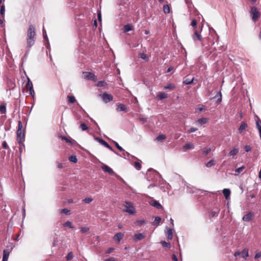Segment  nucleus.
<instances>
[{
	"mask_svg": "<svg viewBox=\"0 0 261 261\" xmlns=\"http://www.w3.org/2000/svg\"><path fill=\"white\" fill-rule=\"evenodd\" d=\"M161 244L164 247H166V248H170L171 247V244L170 243L166 242L165 241H163V242H161Z\"/></svg>",
	"mask_w": 261,
	"mask_h": 261,
	"instance_id": "46",
	"label": "nucleus"
},
{
	"mask_svg": "<svg viewBox=\"0 0 261 261\" xmlns=\"http://www.w3.org/2000/svg\"><path fill=\"white\" fill-rule=\"evenodd\" d=\"M161 220V218L160 217H155L154 221L153 222L152 224L153 225L158 226L159 225V223Z\"/></svg>",
	"mask_w": 261,
	"mask_h": 261,
	"instance_id": "35",
	"label": "nucleus"
},
{
	"mask_svg": "<svg viewBox=\"0 0 261 261\" xmlns=\"http://www.w3.org/2000/svg\"><path fill=\"white\" fill-rule=\"evenodd\" d=\"M124 206L125 207V208L123 210L124 212L128 213L129 214H134L135 213V208L131 202L125 201L124 204Z\"/></svg>",
	"mask_w": 261,
	"mask_h": 261,
	"instance_id": "4",
	"label": "nucleus"
},
{
	"mask_svg": "<svg viewBox=\"0 0 261 261\" xmlns=\"http://www.w3.org/2000/svg\"><path fill=\"white\" fill-rule=\"evenodd\" d=\"M250 14L252 19L254 22L257 21L260 15L259 12L258 11L257 8L255 6H253L251 8Z\"/></svg>",
	"mask_w": 261,
	"mask_h": 261,
	"instance_id": "5",
	"label": "nucleus"
},
{
	"mask_svg": "<svg viewBox=\"0 0 261 261\" xmlns=\"http://www.w3.org/2000/svg\"><path fill=\"white\" fill-rule=\"evenodd\" d=\"M192 38L194 41H196L197 40L202 41V37L200 34H199L197 30H195L194 34L192 35Z\"/></svg>",
	"mask_w": 261,
	"mask_h": 261,
	"instance_id": "9",
	"label": "nucleus"
},
{
	"mask_svg": "<svg viewBox=\"0 0 261 261\" xmlns=\"http://www.w3.org/2000/svg\"><path fill=\"white\" fill-rule=\"evenodd\" d=\"M80 127L83 131L86 130L88 129V126L85 123H81V124L80 126Z\"/></svg>",
	"mask_w": 261,
	"mask_h": 261,
	"instance_id": "49",
	"label": "nucleus"
},
{
	"mask_svg": "<svg viewBox=\"0 0 261 261\" xmlns=\"http://www.w3.org/2000/svg\"><path fill=\"white\" fill-rule=\"evenodd\" d=\"M60 213L62 214H65L66 215H69L70 214V210H68L67 208H63L60 210Z\"/></svg>",
	"mask_w": 261,
	"mask_h": 261,
	"instance_id": "34",
	"label": "nucleus"
},
{
	"mask_svg": "<svg viewBox=\"0 0 261 261\" xmlns=\"http://www.w3.org/2000/svg\"><path fill=\"white\" fill-rule=\"evenodd\" d=\"M215 165V161L214 160H210L206 164V167L207 168H210L213 165Z\"/></svg>",
	"mask_w": 261,
	"mask_h": 261,
	"instance_id": "44",
	"label": "nucleus"
},
{
	"mask_svg": "<svg viewBox=\"0 0 261 261\" xmlns=\"http://www.w3.org/2000/svg\"><path fill=\"white\" fill-rule=\"evenodd\" d=\"M11 250L5 249L3 251V256L2 261H8L9 256Z\"/></svg>",
	"mask_w": 261,
	"mask_h": 261,
	"instance_id": "14",
	"label": "nucleus"
},
{
	"mask_svg": "<svg viewBox=\"0 0 261 261\" xmlns=\"http://www.w3.org/2000/svg\"><path fill=\"white\" fill-rule=\"evenodd\" d=\"M5 7L4 5H2L1 7V10H0V14L2 16V17H4L5 15Z\"/></svg>",
	"mask_w": 261,
	"mask_h": 261,
	"instance_id": "48",
	"label": "nucleus"
},
{
	"mask_svg": "<svg viewBox=\"0 0 261 261\" xmlns=\"http://www.w3.org/2000/svg\"><path fill=\"white\" fill-rule=\"evenodd\" d=\"M20 145V146L19 147V153H20V154L21 155L22 152V150H23V148L24 147V144L23 143H19Z\"/></svg>",
	"mask_w": 261,
	"mask_h": 261,
	"instance_id": "60",
	"label": "nucleus"
},
{
	"mask_svg": "<svg viewBox=\"0 0 261 261\" xmlns=\"http://www.w3.org/2000/svg\"><path fill=\"white\" fill-rule=\"evenodd\" d=\"M134 166H135V168L138 170H140L141 169V164L138 162H135Z\"/></svg>",
	"mask_w": 261,
	"mask_h": 261,
	"instance_id": "50",
	"label": "nucleus"
},
{
	"mask_svg": "<svg viewBox=\"0 0 261 261\" xmlns=\"http://www.w3.org/2000/svg\"><path fill=\"white\" fill-rule=\"evenodd\" d=\"M146 223V220L145 219H142V220H137L136 222H135V224L138 225V226H141L142 224H144Z\"/></svg>",
	"mask_w": 261,
	"mask_h": 261,
	"instance_id": "41",
	"label": "nucleus"
},
{
	"mask_svg": "<svg viewBox=\"0 0 261 261\" xmlns=\"http://www.w3.org/2000/svg\"><path fill=\"white\" fill-rule=\"evenodd\" d=\"M208 121V119L206 118H201L197 120V123L200 125L205 124Z\"/></svg>",
	"mask_w": 261,
	"mask_h": 261,
	"instance_id": "27",
	"label": "nucleus"
},
{
	"mask_svg": "<svg viewBox=\"0 0 261 261\" xmlns=\"http://www.w3.org/2000/svg\"><path fill=\"white\" fill-rule=\"evenodd\" d=\"M222 192L226 199L230 198L231 191L229 189H224L223 190Z\"/></svg>",
	"mask_w": 261,
	"mask_h": 261,
	"instance_id": "23",
	"label": "nucleus"
},
{
	"mask_svg": "<svg viewBox=\"0 0 261 261\" xmlns=\"http://www.w3.org/2000/svg\"><path fill=\"white\" fill-rule=\"evenodd\" d=\"M60 137L62 139V140H64L66 142L72 144L71 141L68 138H67L66 137L61 136Z\"/></svg>",
	"mask_w": 261,
	"mask_h": 261,
	"instance_id": "52",
	"label": "nucleus"
},
{
	"mask_svg": "<svg viewBox=\"0 0 261 261\" xmlns=\"http://www.w3.org/2000/svg\"><path fill=\"white\" fill-rule=\"evenodd\" d=\"M239 149L237 148H234L231 149L229 152V156L233 158L234 156L239 152Z\"/></svg>",
	"mask_w": 261,
	"mask_h": 261,
	"instance_id": "21",
	"label": "nucleus"
},
{
	"mask_svg": "<svg viewBox=\"0 0 261 261\" xmlns=\"http://www.w3.org/2000/svg\"><path fill=\"white\" fill-rule=\"evenodd\" d=\"M167 231L165 232L166 236L169 240H172L173 238L172 229L168 227H166Z\"/></svg>",
	"mask_w": 261,
	"mask_h": 261,
	"instance_id": "17",
	"label": "nucleus"
},
{
	"mask_svg": "<svg viewBox=\"0 0 261 261\" xmlns=\"http://www.w3.org/2000/svg\"><path fill=\"white\" fill-rule=\"evenodd\" d=\"M260 257H261V252H258L255 254V255L254 256V258L255 259H256Z\"/></svg>",
	"mask_w": 261,
	"mask_h": 261,
	"instance_id": "64",
	"label": "nucleus"
},
{
	"mask_svg": "<svg viewBox=\"0 0 261 261\" xmlns=\"http://www.w3.org/2000/svg\"><path fill=\"white\" fill-rule=\"evenodd\" d=\"M2 146L3 148H4L5 149H10V148L8 146L7 143L5 141L3 142Z\"/></svg>",
	"mask_w": 261,
	"mask_h": 261,
	"instance_id": "57",
	"label": "nucleus"
},
{
	"mask_svg": "<svg viewBox=\"0 0 261 261\" xmlns=\"http://www.w3.org/2000/svg\"><path fill=\"white\" fill-rule=\"evenodd\" d=\"M197 20L195 19H193L192 20V22H191V25L193 27H195L196 25H197Z\"/></svg>",
	"mask_w": 261,
	"mask_h": 261,
	"instance_id": "61",
	"label": "nucleus"
},
{
	"mask_svg": "<svg viewBox=\"0 0 261 261\" xmlns=\"http://www.w3.org/2000/svg\"><path fill=\"white\" fill-rule=\"evenodd\" d=\"M194 80V77H193L192 79H186L183 81V84L185 85H188L191 84Z\"/></svg>",
	"mask_w": 261,
	"mask_h": 261,
	"instance_id": "29",
	"label": "nucleus"
},
{
	"mask_svg": "<svg viewBox=\"0 0 261 261\" xmlns=\"http://www.w3.org/2000/svg\"><path fill=\"white\" fill-rule=\"evenodd\" d=\"M42 32H43V38L44 40H45L46 41L47 44L46 45V47L47 50H49L50 45H49V40H48V37H47V36L46 34V31L45 30L44 27L43 28Z\"/></svg>",
	"mask_w": 261,
	"mask_h": 261,
	"instance_id": "15",
	"label": "nucleus"
},
{
	"mask_svg": "<svg viewBox=\"0 0 261 261\" xmlns=\"http://www.w3.org/2000/svg\"><path fill=\"white\" fill-rule=\"evenodd\" d=\"M35 27L34 25L31 24L29 25L27 32V45L29 48H31L35 42Z\"/></svg>",
	"mask_w": 261,
	"mask_h": 261,
	"instance_id": "1",
	"label": "nucleus"
},
{
	"mask_svg": "<svg viewBox=\"0 0 261 261\" xmlns=\"http://www.w3.org/2000/svg\"><path fill=\"white\" fill-rule=\"evenodd\" d=\"M124 234L122 232H118L115 234L113 237V239L118 243L123 238Z\"/></svg>",
	"mask_w": 261,
	"mask_h": 261,
	"instance_id": "11",
	"label": "nucleus"
},
{
	"mask_svg": "<svg viewBox=\"0 0 261 261\" xmlns=\"http://www.w3.org/2000/svg\"><path fill=\"white\" fill-rule=\"evenodd\" d=\"M116 111L117 112L124 111L127 112L128 111V109L124 104L120 103L117 105Z\"/></svg>",
	"mask_w": 261,
	"mask_h": 261,
	"instance_id": "10",
	"label": "nucleus"
},
{
	"mask_svg": "<svg viewBox=\"0 0 261 261\" xmlns=\"http://www.w3.org/2000/svg\"><path fill=\"white\" fill-rule=\"evenodd\" d=\"M247 126V124L245 122H244V121L242 122L239 128H238V131H239V133H240V134L242 133L243 132V131L246 129Z\"/></svg>",
	"mask_w": 261,
	"mask_h": 261,
	"instance_id": "22",
	"label": "nucleus"
},
{
	"mask_svg": "<svg viewBox=\"0 0 261 261\" xmlns=\"http://www.w3.org/2000/svg\"><path fill=\"white\" fill-rule=\"evenodd\" d=\"M253 213L252 212H249L243 217L242 220L244 222H249L253 219Z\"/></svg>",
	"mask_w": 261,
	"mask_h": 261,
	"instance_id": "8",
	"label": "nucleus"
},
{
	"mask_svg": "<svg viewBox=\"0 0 261 261\" xmlns=\"http://www.w3.org/2000/svg\"><path fill=\"white\" fill-rule=\"evenodd\" d=\"M244 149L246 152H248L251 150V148L250 146L246 145L244 147Z\"/></svg>",
	"mask_w": 261,
	"mask_h": 261,
	"instance_id": "59",
	"label": "nucleus"
},
{
	"mask_svg": "<svg viewBox=\"0 0 261 261\" xmlns=\"http://www.w3.org/2000/svg\"><path fill=\"white\" fill-rule=\"evenodd\" d=\"M163 11L165 13H169L170 12V7L168 5H165L163 6Z\"/></svg>",
	"mask_w": 261,
	"mask_h": 261,
	"instance_id": "42",
	"label": "nucleus"
},
{
	"mask_svg": "<svg viewBox=\"0 0 261 261\" xmlns=\"http://www.w3.org/2000/svg\"><path fill=\"white\" fill-rule=\"evenodd\" d=\"M102 100L105 103H108L112 101L113 99V97L111 94H108L105 92L101 95Z\"/></svg>",
	"mask_w": 261,
	"mask_h": 261,
	"instance_id": "7",
	"label": "nucleus"
},
{
	"mask_svg": "<svg viewBox=\"0 0 261 261\" xmlns=\"http://www.w3.org/2000/svg\"><path fill=\"white\" fill-rule=\"evenodd\" d=\"M186 191L188 193H194L195 191V190H197V189L193 186H191V185L189 184H186Z\"/></svg>",
	"mask_w": 261,
	"mask_h": 261,
	"instance_id": "19",
	"label": "nucleus"
},
{
	"mask_svg": "<svg viewBox=\"0 0 261 261\" xmlns=\"http://www.w3.org/2000/svg\"><path fill=\"white\" fill-rule=\"evenodd\" d=\"M7 112L6 104L0 105V113L1 114H5Z\"/></svg>",
	"mask_w": 261,
	"mask_h": 261,
	"instance_id": "25",
	"label": "nucleus"
},
{
	"mask_svg": "<svg viewBox=\"0 0 261 261\" xmlns=\"http://www.w3.org/2000/svg\"><path fill=\"white\" fill-rule=\"evenodd\" d=\"M22 124L20 120L18 121V129L16 132L17 140L19 143L24 140V130L22 129Z\"/></svg>",
	"mask_w": 261,
	"mask_h": 261,
	"instance_id": "2",
	"label": "nucleus"
},
{
	"mask_svg": "<svg viewBox=\"0 0 261 261\" xmlns=\"http://www.w3.org/2000/svg\"><path fill=\"white\" fill-rule=\"evenodd\" d=\"M175 87L174 84L170 83L164 87L165 89L172 90Z\"/></svg>",
	"mask_w": 261,
	"mask_h": 261,
	"instance_id": "39",
	"label": "nucleus"
},
{
	"mask_svg": "<svg viewBox=\"0 0 261 261\" xmlns=\"http://www.w3.org/2000/svg\"><path fill=\"white\" fill-rule=\"evenodd\" d=\"M211 150V148H206L203 149V154L204 155L207 154Z\"/></svg>",
	"mask_w": 261,
	"mask_h": 261,
	"instance_id": "54",
	"label": "nucleus"
},
{
	"mask_svg": "<svg viewBox=\"0 0 261 261\" xmlns=\"http://www.w3.org/2000/svg\"><path fill=\"white\" fill-rule=\"evenodd\" d=\"M222 93L220 91L217 92L216 95L213 97L214 99H216V102L219 104L222 101Z\"/></svg>",
	"mask_w": 261,
	"mask_h": 261,
	"instance_id": "13",
	"label": "nucleus"
},
{
	"mask_svg": "<svg viewBox=\"0 0 261 261\" xmlns=\"http://www.w3.org/2000/svg\"><path fill=\"white\" fill-rule=\"evenodd\" d=\"M63 226L64 227H69L70 228H73L74 227L72 224V223L70 221H67L63 224Z\"/></svg>",
	"mask_w": 261,
	"mask_h": 261,
	"instance_id": "40",
	"label": "nucleus"
},
{
	"mask_svg": "<svg viewBox=\"0 0 261 261\" xmlns=\"http://www.w3.org/2000/svg\"><path fill=\"white\" fill-rule=\"evenodd\" d=\"M122 151L123 152L122 153V154L121 155L120 154L119 156L123 157L125 159H126V158H128L130 156V154L128 152L125 151L124 150V151Z\"/></svg>",
	"mask_w": 261,
	"mask_h": 261,
	"instance_id": "43",
	"label": "nucleus"
},
{
	"mask_svg": "<svg viewBox=\"0 0 261 261\" xmlns=\"http://www.w3.org/2000/svg\"><path fill=\"white\" fill-rule=\"evenodd\" d=\"M241 254L244 258L246 259V258L249 256L248 250L247 249H244L241 252Z\"/></svg>",
	"mask_w": 261,
	"mask_h": 261,
	"instance_id": "28",
	"label": "nucleus"
},
{
	"mask_svg": "<svg viewBox=\"0 0 261 261\" xmlns=\"http://www.w3.org/2000/svg\"><path fill=\"white\" fill-rule=\"evenodd\" d=\"M124 29L125 32H128L132 30V27L131 25L127 24L124 25Z\"/></svg>",
	"mask_w": 261,
	"mask_h": 261,
	"instance_id": "38",
	"label": "nucleus"
},
{
	"mask_svg": "<svg viewBox=\"0 0 261 261\" xmlns=\"http://www.w3.org/2000/svg\"><path fill=\"white\" fill-rule=\"evenodd\" d=\"M197 130H198L197 128L194 127H192L190 128V129L189 130H188V132L189 133H191L195 132Z\"/></svg>",
	"mask_w": 261,
	"mask_h": 261,
	"instance_id": "58",
	"label": "nucleus"
},
{
	"mask_svg": "<svg viewBox=\"0 0 261 261\" xmlns=\"http://www.w3.org/2000/svg\"><path fill=\"white\" fill-rule=\"evenodd\" d=\"M94 140L97 141L99 144H101V141L103 139L96 136H94Z\"/></svg>",
	"mask_w": 261,
	"mask_h": 261,
	"instance_id": "62",
	"label": "nucleus"
},
{
	"mask_svg": "<svg viewBox=\"0 0 261 261\" xmlns=\"http://www.w3.org/2000/svg\"><path fill=\"white\" fill-rule=\"evenodd\" d=\"M67 99L68 102L70 103H73L76 100V99L74 96H68Z\"/></svg>",
	"mask_w": 261,
	"mask_h": 261,
	"instance_id": "33",
	"label": "nucleus"
},
{
	"mask_svg": "<svg viewBox=\"0 0 261 261\" xmlns=\"http://www.w3.org/2000/svg\"><path fill=\"white\" fill-rule=\"evenodd\" d=\"M107 83L105 81H99L97 84V86L99 87H104L106 85Z\"/></svg>",
	"mask_w": 261,
	"mask_h": 261,
	"instance_id": "47",
	"label": "nucleus"
},
{
	"mask_svg": "<svg viewBox=\"0 0 261 261\" xmlns=\"http://www.w3.org/2000/svg\"><path fill=\"white\" fill-rule=\"evenodd\" d=\"M145 237V235L143 233H139L135 234L133 236V239L135 241H137L143 240Z\"/></svg>",
	"mask_w": 261,
	"mask_h": 261,
	"instance_id": "16",
	"label": "nucleus"
},
{
	"mask_svg": "<svg viewBox=\"0 0 261 261\" xmlns=\"http://www.w3.org/2000/svg\"><path fill=\"white\" fill-rule=\"evenodd\" d=\"M194 145L193 144H192L191 143H188L186 144L184 146L183 149L185 151H186V150L194 148Z\"/></svg>",
	"mask_w": 261,
	"mask_h": 261,
	"instance_id": "26",
	"label": "nucleus"
},
{
	"mask_svg": "<svg viewBox=\"0 0 261 261\" xmlns=\"http://www.w3.org/2000/svg\"><path fill=\"white\" fill-rule=\"evenodd\" d=\"M93 201V198L91 197H86L84 198L83 201L85 203H90Z\"/></svg>",
	"mask_w": 261,
	"mask_h": 261,
	"instance_id": "45",
	"label": "nucleus"
},
{
	"mask_svg": "<svg viewBox=\"0 0 261 261\" xmlns=\"http://www.w3.org/2000/svg\"><path fill=\"white\" fill-rule=\"evenodd\" d=\"M185 2L189 8H190L191 7V5L192 4L191 0H185Z\"/></svg>",
	"mask_w": 261,
	"mask_h": 261,
	"instance_id": "63",
	"label": "nucleus"
},
{
	"mask_svg": "<svg viewBox=\"0 0 261 261\" xmlns=\"http://www.w3.org/2000/svg\"><path fill=\"white\" fill-rule=\"evenodd\" d=\"M26 87L29 90L33 89V83L29 77H28V81Z\"/></svg>",
	"mask_w": 261,
	"mask_h": 261,
	"instance_id": "31",
	"label": "nucleus"
},
{
	"mask_svg": "<svg viewBox=\"0 0 261 261\" xmlns=\"http://www.w3.org/2000/svg\"><path fill=\"white\" fill-rule=\"evenodd\" d=\"M166 138V135H163V134H161V135H159L158 136L156 137V140L158 141L161 142L163 140L165 139Z\"/></svg>",
	"mask_w": 261,
	"mask_h": 261,
	"instance_id": "32",
	"label": "nucleus"
},
{
	"mask_svg": "<svg viewBox=\"0 0 261 261\" xmlns=\"http://www.w3.org/2000/svg\"><path fill=\"white\" fill-rule=\"evenodd\" d=\"M149 204L158 209H163L162 205L156 200L153 199L149 202Z\"/></svg>",
	"mask_w": 261,
	"mask_h": 261,
	"instance_id": "12",
	"label": "nucleus"
},
{
	"mask_svg": "<svg viewBox=\"0 0 261 261\" xmlns=\"http://www.w3.org/2000/svg\"><path fill=\"white\" fill-rule=\"evenodd\" d=\"M69 160L70 162H72L73 163H76L77 162V159L76 156L75 155H71L69 157Z\"/></svg>",
	"mask_w": 261,
	"mask_h": 261,
	"instance_id": "36",
	"label": "nucleus"
},
{
	"mask_svg": "<svg viewBox=\"0 0 261 261\" xmlns=\"http://www.w3.org/2000/svg\"><path fill=\"white\" fill-rule=\"evenodd\" d=\"M147 179L148 181H155L157 177H160L159 173L152 168L148 170L146 173Z\"/></svg>",
	"mask_w": 261,
	"mask_h": 261,
	"instance_id": "3",
	"label": "nucleus"
},
{
	"mask_svg": "<svg viewBox=\"0 0 261 261\" xmlns=\"http://www.w3.org/2000/svg\"><path fill=\"white\" fill-rule=\"evenodd\" d=\"M106 148L109 149L110 150L114 152L116 154H117L118 155H120V154L119 153L117 152L109 144H108V145H107V146H106Z\"/></svg>",
	"mask_w": 261,
	"mask_h": 261,
	"instance_id": "55",
	"label": "nucleus"
},
{
	"mask_svg": "<svg viewBox=\"0 0 261 261\" xmlns=\"http://www.w3.org/2000/svg\"><path fill=\"white\" fill-rule=\"evenodd\" d=\"M83 74L84 78L86 80H91L95 81L96 80L95 75L92 72H83Z\"/></svg>",
	"mask_w": 261,
	"mask_h": 261,
	"instance_id": "6",
	"label": "nucleus"
},
{
	"mask_svg": "<svg viewBox=\"0 0 261 261\" xmlns=\"http://www.w3.org/2000/svg\"><path fill=\"white\" fill-rule=\"evenodd\" d=\"M80 229H81V231L82 233H85V232H87L88 231H89V228L87 227H82L80 228Z\"/></svg>",
	"mask_w": 261,
	"mask_h": 261,
	"instance_id": "53",
	"label": "nucleus"
},
{
	"mask_svg": "<svg viewBox=\"0 0 261 261\" xmlns=\"http://www.w3.org/2000/svg\"><path fill=\"white\" fill-rule=\"evenodd\" d=\"M244 168H245L244 166H242L241 167H239L236 169L235 172L237 173H240L243 171V170L244 169Z\"/></svg>",
	"mask_w": 261,
	"mask_h": 261,
	"instance_id": "56",
	"label": "nucleus"
},
{
	"mask_svg": "<svg viewBox=\"0 0 261 261\" xmlns=\"http://www.w3.org/2000/svg\"><path fill=\"white\" fill-rule=\"evenodd\" d=\"M101 168L105 172H107L110 174H113L114 173V171H113V169L112 168H111L110 167H109L107 165L103 164Z\"/></svg>",
	"mask_w": 261,
	"mask_h": 261,
	"instance_id": "18",
	"label": "nucleus"
},
{
	"mask_svg": "<svg viewBox=\"0 0 261 261\" xmlns=\"http://www.w3.org/2000/svg\"><path fill=\"white\" fill-rule=\"evenodd\" d=\"M156 97L159 100H162L167 97V94L164 92H161L157 95Z\"/></svg>",
	"mask_w": 261,
	"mask_h": 261,
	"instance_id": "24",
	"label": "nucleus"
},
{
	"mask_svg": "<svg viewBox=\"0 0 261 261\" xmlns=\"http://www.w3.org/2000/svg\"><path fill=\"white\" fill-rule=\"evenodd\" d=\"M73 258V254L72 252H69L67 256H66V259L67 261L71 260Z\"/></svg>",
	"mask_w": 261,
	"mask_h": 261,
	"instance_id": "37",
	"label": "nucleus"
},
{
	"mask_svg": "<svg viewBox=\"0 0 261 261\" xmlns=\"http://www.w3.org/2000/svg\"><path fill=\"white\" fill-rule=\"evenodd\" d=\"M138 56L140 58H141L146 61H148L149 60V58L144 53L139 54Z\"/></svg>",
	"mask_w": 261,
	"mask_h": 261,
	"instance_id": "30",
	"label": "nucleus"
},
{
	"mask_svg": "<svg viewBox=\"0 0 261 261\" xmlns=\"http://www.w3.org/2000/svg\"><path fill=\"white\" fill-rule=\"evenodd\" d=\"M257 120L256 121L255 124L257 129H258L259 134V137L261 139V120L257 117Z\"/></svg>",
	"mask_w": 261,
	"mask_h": 261,
	"instance_id": "20",
	"label": "nucleus"
},
{
	"mask_svg": "<svg viewBox=\"0 0 261 261\" xmlns=\"http://www.w3.org/2000/svg\"><path fill=\"white\" fill-rule=\"evenodd\" d=\"M113 142L118 149H119L121 151H124L123 148L121 146H120L117 142L113 141Z\"/></svg>",
	"mask_w": 261,
	"mask_h": 261,
	"instance_id": "51",
	"label": "nucleus"
}]
</instances>
